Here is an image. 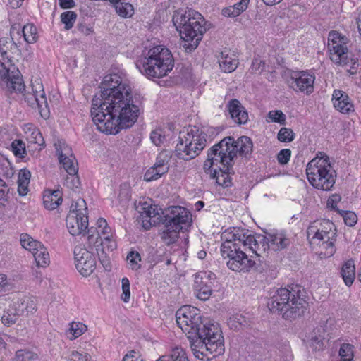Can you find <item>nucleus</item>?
<instances>
[{"instance_id": "4c0bfd02", "label": "nucleus", "mask_w": 361, "mask_h": 361, "mask_svg": "<svg viewBox=\"0 0 361 361\" xmlns=\"http://www.w3.org/2000/svg\"><path fill=\"white\" fill-rule=\"evenodd\" d=\"M20 241L23 247L31 252L32 254L34 251L40 248L42 245L41 242L34 240L27 233H22L20 235Z\"/></svg>"}, {"instance_id": "39448f33", "label": "nucleus", "mask_w": 361, "mask_h": 361, "mask_svg": "<svg viewBox=\"0 0 361 361\" xmlns=\"http://www.w3.org/2000/svg\"><path fill=\"white\" fill-rule=\"evenodd\" d=\"M160 222L163 225L160 233L161 240L170 245L177 241L180 231H188L191 226L192 214L183 207L171 206L163 211Z\"/></svg>"}, {"instance_id": "680f3d73", "label": "nucleus", "mask_w": 361, "mask_h": 361, "mask_svg": "<svg viewBox=\"0 0 361 361\" xmlns=\"http://www.w3.org/2000/svg\"><path fill=\"white\" fill-rule=\"evenodd\" d=\"M339 356L353 358V345L349 343H343L339 349Z\"/></svg>"}, {"instance_id": "c9c22d12", "label": "nucleus", "mask_w": 361, "mask_h": 361, "mask_svg": "<svg viewBox=\"0 0 361 361\" xmlns=\"http://www.w3.org/2000/svg\"><path fill=\"white\" fill-rule=\"evenodd\" d=\"M341 275L346 286H350L353 284L355 278V267L353 260H348L344 263Z\"/></svg>"}, {"instance_id": "bf43d9fd", "label": "nucleus", "mask_w": 361, "mask_h": 361, "mask_svg": "<svg viewBox=\"0 0 361 361\" xmlns=\"http://www.w3.org/2000/svg\"><path fill=\"white\" fill-rule=\"evenodd\" d=\"M269 118L276 123L284 124L286 121V115L280 110L271 111L269 112Z\"/></svg>"}, {"instance_id": "6e6552de", "label": "nucleus", "mask_w": 361, "mask_h": 361, "mask_svg": "<svg viewBox=\"0 0 361 361\" xmlns=\"http://www.w3.org/2000/svg\"><path fill=\"white\" fill-rule=\"evenodd\" d=\"M207 134L196 126L180 132L176 147V155L179 159L190 160L195 158L205 147Z\"/></svg>"}, {"instance_id": "09e8293b", "label": "nucleus", "mask_w": 361, "mask_h": 361, "mask_svg": "<svg viewBox=\"0 0 361 361\" xmlns=\"http://www.w3.org/2000/svg\"><path fill=\"white\" fill-rule=\"evenodd\" d=\"M11 149L14 155L20 158L26 154L25 143L21 140H15L11 143Z\"/></svg>"}, {"instance_id": "0eeeda50", "label": "nucleus", "mask_w": 361, "mask_h": 361, "mask_svg": "<svg viewBox=\"0 0 361 361\" xmlns=\"http://www.w3.org/2000/svg\"><path fill=\"white\" fill-rule=\"evenodd\" d=\"M306 175L309 183L314 188L322 190H331L336 177L329 157L324 152H318L316 157L308 162Z\"/></svg>"}, {"instance_id": "37998d69", "label": "nucleus", "mask_w": 361, "mask_h": 361, "mask_svg": "<svg viewBox=\"0 0 361 361\" xmlns=\"http://www.w3.org/2000/svg\"><path fill=\"white\" fill-rule=\"evenodd\" d=\"M69 212H74L79 216H87V207L85 201L82 198H78L73 202Z\"/></svg>"}, {"instance_id": "2eb2a0df", "label": "nucleus", "mask_w": 361, "mask_h": 361, "mask_svg": "<svg viewBox=\"0 0 361 361\" xmlns=\"http://www.w3.org/2000/svg\"><path fill=\"white\" fill-rule=\"evenodd\" d=\"M215 279L212 272L200 271L195 275L194 290L198 299L207 300L210 298Z\"/></svg>"}, {"instance_id": "a19ab883", "label": "nucleus", "mask_w": 361, "mask_h": 361, "mask_svg": "<svg viewBox=\"0 0 361 361\" xmlns=\"http://www.w3.org/2000/svg\"><path fill=\"white\" fill-rule=\"evenodd\" d=\"M17 310L19 311L21 315L25 314H29L33 313L35 310V305L32 300L29 298L23 299L20 302L15 303Z\"/></svg>"}, {"instance_id": "bb28decb", "label": "nucleus", "mask_w": 361, "mask_h": 361, "mask_svg": "<svg viewBox=\"0 0 361 361\" xmlns=\"http://www.w3.org/2000/svg\"><path fill=\"white\" fill-rule=\"evenodd\" d=\"M267 243L262 245L264 250L271 249L274 251H279L286 248L290 244V240L283 233H269L265 235Z\"/></svg>"}, {"instance_id": "20e7f679", "label": "nucleus", "mask_w": 361, "mask_h": 361, "mask_svg": "<svg viewBox=\"0 0 361 361\" xmlns=\"http://www.w3.org/2000/svg\"><path fill=\"white\" fill-rule=\"evenodd\" d=\"M190 347L194 355L207 360L222 355L225 351L224 339L218 324L204 325L203 331L188 335Z\"/></svg>"}, {"instance_id": "f257e3e1", "label": "nucleus", "mask_w": 361, "mask_h": 361, "mask_svg": "<svg viewBox=\"0 0 361 361\" xmlns=\"http://www.w3.org/2000/svg\"><path fill=\"white\" fill-rule=\"evenodd\" d=\"M101 91L92 99L91 116L97 129L116 135L132 127L140 113L142 97L133 94L130 87L117 74L106 75Z\"/></svg>"}, {"instance_id": "c85d7f7f", "label": "nucleus", "mask_w": 361, "mask_h": 361, "mask_svg": "<svg viewBox=\"0 0 361 361\" xmlns=\"http://www.w3.org/2000/svg\"><path fill=\"white\" fill-rule=\"evenodd\" d=\"M135 209L140 214L139 221H142V227L145 230H149L152 227L151 218L154 217L157 212L156 209L147 202H140L135 204Z\"/></svg>"}, {"instance_id": "1a4fd4ad", "label": "nucleus", "mask_w": 361, "mask_h": 361, "mask_svg": "<svg viewBox=\"0 0 361 361\" xmlns=\"http://www.w3.org/2000/svg\"><path fill=\"white\" fill-rule=\"evenodd\" d=\"M199 312L197 308L190 305L183 306L176 312L177 324L186 334L192 335L203 331L204 325L216 324L207 319L202 320Z\"/></svg>"}, {"instance_id": "4be33fe9", "label": "nucleus", "mask_w": 361, "mask_h": 361, "mask_svg": "<svg viewBox=\"0 0 361 361\" xmlns=\"http://www.w3.org/2000/svg\"><path fill=\"white\" fill-rule=\"evenodd\" d=\"M334 224L329 221H324V225L319 231V235L317 239L319 246L322 249L326 250L324 253L325 256H332L335 252L334 241V238L335 233L331 231Z\"/></svg>"}, {"instance_id": "864d4df0", "label": "nucleus", "mask_w": 361, "mask_h": 361, "mask_svg": "<svg viewBox=\"0 0 361 361\" xmlns=\"http://www.w3.org/2000/svg\"><path fill=\"white\" fill-rule=\"evenodd\" d=\"M343 218L344 222L349 226H354L357 220V215L350 211H338Z\"/></svg>"}, {"instance_id": "603ef678", "label": "nucleus", "mask_w": 361, "mask_h": 361, "mask_svg": "<svg viewBox=\"0 0 361 361\" xmlns=\"http://www.w3.org/2000/svg\"><path fill=\"white\" fill-rule=\"evenodd\" d=\"M345 66H350V68L348 69V72L350 75H355L361 71V62L359 56L357 58H349V62Z\"/></svg>"}, {"instance_id": "f704fd0d", "label": "nucleus", "mask_w": 361, "mask_h": 361, "mask_svg": "<svg viewBox=\"0 0 361 361\" xmlns=\"http://www.w3.org/2000/svg\"><path fill=\"white\" fill-rule=\"evenodd\" d=\"M86 234L88 247L90 249L95 247L98 250L99 247L103 244L104 235L102 236L100 231L94 227L89 228Z\"/></svg>"}, {"instance_id": "4468645a", "label": "nucleus", "mask_w": 361, "mask_h": 361, "mask_svg": "<svg viewBox=\"0 0 361 361\" xmlns=\"http://www.w3.org/2000/svg\"><path fill=\"white\" fill-rule=\"evenodd\" d=\"M0 80L11 91L23 92L25 90V86L20 73L13 65L6 67L5 62L0 61Z\"/></svg>"}, {"instance_id": "3c124183", "label": "nucleus", "mask_w": 361, "mask_h": 361, "mask_svg": "<svg viewBox=\"0 0 361 361\" xmlns=\"http://www.w3.org/2000/svg\"><path fill=\"white\" fill-rule=\"evenodd\" d=\"M87 329V326L81 322H72L70 328L74 338L81 336Z\"/></svg>"}, {"instance_id": "ea45409f", "label": "nucleus", "mask_w": 361, "mask_h": 361, "mask_svg": "<svg viewBox=\"0 0 361 361\" xmlns=\"http://www.w3.org/2000/svg\"><path fill=\"white\" fill-rule=\"evenodd\" d=\"M32 255L38 267H44L49 263V255L42 244L40 248L34 251Z\"/></svg>"}, {"instance_id": "13d9d810", "label": "nucleus", "mask_w": 361, "mask_h": 361, "mask_svg": "<svg viewBox=\"0 0 361 361\" xmlns=\"http://www.w3.org/2000/svg\"><path fill=\"white\" fill-rule=\"evenodd\" d=\"M35 356L36 355L33 353L25 350H19L16 353L17 361H30L33 360Z\"/></svg>"}, {"instance_id": "ddd939ff", "label": "nucleus", "mask_w": 361, "mask_h": 361, "mask_svg": "<svg viewBox=\"0 0 361 361\" xmlns=\"http://www.w3.org/2000/svg\"><path fill=\"white\" fill-rule=\"evenodd\" d=\"M32 92H26L23 94L25 101L32 108H37L42 117L46 118L49 116V111L48 104L41 82L35 80V84L32 83Z\"/></svg>"}, {"instance_id": "a18cd8bd", "label": "nucleus", "mask_w": 361, "mask_h": 361, "mask_svg": "<svg viewBox=\"0 0 361 361\" xmlns=\"http://www.w3.org/2000/svg\"><path fill=\"white\" fill-rule=\"evenodd\" d=\"M77 173H68L64 179L63 185L72 190L79 189L80 186V181Z\"/></svg>"}, {"instance_id": "052dcab7", "label": "nucleus", "mask_w": 361, "mask_h": 361, "mask_svg": "<svg viewBox=\"0 0 361 361\" xmlns=\"http://www.w3.org/2000/svg\"><path fill=\"white\" fill-rule=\"evenodd\" d=\"M91 356L87 353L73 351L68 361H90Z\"/></svg>"}, {"instance_id": "e2e57ef3", "label": "nucleus", "mask_w": 361, "mask_h": 361, "mask_svg": "<svg viewBox=\"0 0 361 361\" xmlns=\"http://www.w3.org/2000/svg\"><path fill=\"white\" fill-rule=\"evenodd\" d=\"M291 151L289 149H281L277 154V160L281 164H286L290 158Z\"/></svg>"}, {"instance_id": "aec40b11", "label": "nucleus", "mask_w": 361, "mask_h": 361, "mask_svg": "<svg viewBox=\"0 0 361 361\" xmlns=\"http://www.w3.org/2000/svg\"><path fill=\"white\" fill-rule=\"evenodd\" d=\"M290 78L291 80L290 87L294 90L306 91L307 94L313 92V85L315 80L314 74L304 71H293L291 73Z\"/></svg>"}, {"instance_id": "473e14b6", "label": "nucleus", "mask_w": 361, "mask_h": 361, "mask_svg": "<svg viewBox=\"0 0 361 361\" xmlns=\"http://www.w3.org/2000/svg\"><path fill=\"white\" fill-rule=\"evenodd\" d=\"M62 193L59 190L44 191L43 203L46 209H55L62 203Z\"/></svg>"}, {"instance_id": "a211bd4d", "label": "nucleus", "mask_w": 361, "mask_h": 361, "mask_svg": "<svg viewBox=\"0 0 361 361\" xmlns=\"http://www.w3.org/2000/svg\"><path fill=\"white\" fill-rule=\"evenodd\" d=\"M198 19H202V16L191 8L179 9L173 15V23L179 32H188V27L192 26Z\"/></svg>"}, {"instance_id": "5fc2aeb1", "label": "nucleus", "mask_w": 361, "mask_h": 361, "mask_svg": "<svg viewBox=\"0 0 361 361\" xmlns=\"http://www.w3.org/2000/svg\"><path fill=\"white\" fill-rule=\"evenodd\" d=\"M229 323L231 325H234L236 329H240L249 325L245 317L241 314H237L233 318H231Z\"/></svg>"}, {"instance_id": "72a5a7b5", "label": "nucleus", "mask_w": 361, "mask_h": 361, "mask_svg": "<svg viewBox=\"0 0 361 361\" xmlns=\"http://www.w3.org/2000/svg\"><path fill=\"white\" fill-rule=\"evenodd\" d=\"M17 28L20 29V35L18 36L20 38L22 35L23 37V40L28 44H33L37 42L38 39V33L37 30V27L33 24H27L20 29V26L19 25H15Z\"/></svg>"}, {"instance_id": "c03bdc74", "label": "nucleus", "mask_w": 361, "mask_h": 361, "mask_svg": "<svg viewBox=\"0 0 361 361\" xmlns=\"http://www.w3.org/2000/svg\"><path fill=\"white\" fill-rule=\"evenodd\" d=\"M167 356L171 361H189L185 350L179 346L173 348Z\"/></svg>"}, {"instance_id": "0e129e2a", "label": "nucleus", "mask_w": 361, "mask_h": 361, "mask_svg": "<svg viewBox=\"0 0 361 361\" xmlns=\"http://www.w3.org/2000/svg\"><path fill=\"white\" fill-rule=\"evenodd\" d=\"M248 3V1L245 0H240L239 2L232 6L234 12H235V16H238L242 12L247 9Z\"/></svg>"}, {"instance_id": "a878e982", "label": "nucleus", "mask_w": 361, "mask_h": 361, "mask_svg": "<svg viewBox=\"0 0 361 361\" xmlns=\"http://www.w3.org/2000/svg\"><path fill=\"white\" fill-rule=\"evenodd\" d=\"M66 227L72 235L82 234L88 228V217L79 216L74 212H68L66 216Z\"/></svg>"}, {"instance_id": "6e6d98bb", "label": "nucleus", "mask_w": 361, "mask_h": 361, "mask_svg": "<svg viewBox=\"0 0 361 361\" xmlns=\"http://www.w3.org/2000/svg\"><path fill=\"white\" fill-rule=\"evenodd\" d=\"M121 283L123 290L121 294V299L123 302H128L130 297V281L128 278L124 277L122 279Z\"/></svg>"}, {"instance_id": "dca6fc26", "label": "nucleus", "mask_w": 361, "mask_h": 361, "mask_svg": "<svg viewBox=\"0 0 361 361\" xmlns=\"http://www.w3.org/2000/svg\"><path fill=\"white\" fill-rule=\"evenodd\" d=\"M10 37H4L0 38V54L3 60L6 59L7 63H11V59L16 55H19L20 42L16 41V36L20 35V29L15 25H12L10 30Z\"/></svg>"}, {"instance_id": "7c9ffc66", "label": "nucleus", "mask_w": 361, "mask_h": 361, "mask_svg": "<svg viewBox=\"0 0 361 361\" xmlns=\"http://www.w3.org/2000/svg\"><path fill=\"white\" fill-rule=\"evenodd\" d=\"M332 100L334 107L341 113L345 114L353 111V105L345 92L335 90L332 95Z\"/></svg>"}, {"instance_id": "58836bf2", "label": "nucleus", "mask_w": 361, "mask_h": 361, "mask_svg": "<svg viewBox=\"0 0 361 361\" xmlns=\"http://www.w3.org/2000/svg\"><path fill=\"white\" fill-rule=\"evenodd\" d=\"M114 4L116 13L124 18L130 17L133 14V7L129 3L121 2V0H109Z\"/></svg>"}, {"instance_id": "9d476101", "label": "nucleus", "mask_w": 361, "mask_h": 361, "mask_svg": "<svg viewBox=\"0 0 361 361\" xmlns=\"http://www.w3.org/2000/svg\"><path fill=\"white\" fill-rule=\"evenodd\" d=\"M328 49L330 59L335 64L343 66L349 62L346 38L337 31H331L328 35Z\"/></svg>"}, {"instance_id": "de8ad7c7", "label": "nucleus", "mask_w": 361, "mask_h": 361, "mask_svg": "<svg viewBox=\"0 0 361 361\" xmlns=\"http://www.w3.org/2000/svg\"><path fill=\"white\" fill-rule=\"evenodd\" d=\"M295 134L290 128H281L278 133V140L282 142H290L295 138Z\"/></svg>"}, {"instance_id": "5701e85b", "label": "nucleus", "mask_w": 361, "mask_h": 361, "mask_svg": "<svg viewBox=\"0 0 361 361\" xmlns=\"http://www.w3.org/2000/svg\"><path fill=\"white\" fill-rule=\"evenodd\" d=\"M334 224L329 221H324V225L319 231V235L317 239L319 246L322 249L326 250L324 253L325 256H332L335 252L334 241V238L335 233L331 231Z\"/></svg>"}, {"instance_id": "4d7b16f0", "label": "nucleus", "mask_w": 361, "mask_h": 361, "mask_svg": "<svg viewBox=\"0 0 361 361\" xmlns=\"http://www.w3.org/2000/svg\"><path fill=\"white\" fill-rule=\"evenodd\" d=\"M150 139L156 146H159L164 142L166 137L162 130L157 129L151 133Z\"/></svg>"}, {"instance_id": "b1692460", "label": "nucleus", "mask_w": 361, "mask_h": 361, "mask_svg": "<svg viewBox=\"0 0 361 361\" xmlns=\"http://www.w3.org/2000/svg\"><path fill=\"white\" fill-rule=\"evenodd\" d=\"M59 161L67 173H78V168L75 166V158L71 148L63 142L55 144Z\"/></svg>"}, {"instance_id": "8fccbe9b", "label": "nucleus", "mask_w": 361, "mask_h": 361, "mask_svg": "<svg viewBox=\"0 0 361 361\" xmlns=\"http://www.w3.org/2000/svg\"><path fill=\"white\" fill-rule=\"evenodd\" d=\"M98 228L100 231V233L104 235V240L106 241L111 240V235H109V233L111 231L110 227L108 226L107 222L104 219L100 218L97 221Z\"/></svg>"}, {"instance_id": "338daca9", "label": "nucleus", "mask_w": 361, "mask_h": 361, "mask_svg": "<svg viewBox=\"0 0 361 361\" xmlns=\"http://www.w3.org/2000/svg\"><path fill=\"white\" fill-rule=\"evenodd\" d=\"M322 228H317V226L316 225H311L307 228V233L308 238L312 236V240H317L318 236L319 235V231H321Z\"/></svg>"}, {"instance_id": "cd10ccee", "label": "nucleus", "mask_w": 361, "mask_h": 361, "mask_svg": "<svg viewBox=\"0 0 361 361\" xmlns=\"http://www.w3.org/2000/svg\"><path fill=\"white\" fill-rule=\"evenodd\" d=\"M231 118L238 124H245L248 120V114L242 105L236 99H233L228 102L226 105Z\"/></svg>"}, {"instance_id": "6ab92c4d", "label": "nucleus", "mask_w": 361, "mask_h": 361, "mask_svg": "<svg viewBox=\"0 0 361 361\" xmlns=\"http://www.w3.org/2000/svg\"><path fill=\"white\" fill-rule=\"evenodd\" d=\"M171 155L168 151H162L157 156L156 161L144 175V180L147 182L157 180L168 173Z\"/></svg>"}, {"instance_id": "2f4dec72", "label": "nucleus", "mask_w": 361, "mask_h": 361, "mask_svg": "<svg viewBox=\"0 0 361 361\" xmlns=\"http://www.w3.org/2000/svg\"><path fill=\"white\" fill-rule=\"evenodd\" d=\"M218 63L220 68L225 73H231L234 71L238 64V59L233 54L224 50L220 53L218 56Z\"/></svg>"}, {"instance_id": "f03ea898", "label": "nucleus", "mask_w": 361, "mask_h": 361, "mask_svg": "<svg viewBox=\"0 0 361 361\" xmlns=\"http://www.w3.org/2000/svg\"><path fill=\"white\" fill-rule=\"evenodd\" d=\"M252 150L253 142L249 137L241 136L235 140L233 137L228 136L209 148L205 165L209 168L214 164L220 163L221 170L228 171L237 154L250 159Z\"/></svg>"}, {"instance_id": "7ed1b4c3", "label": "nucleus", "mask_w": 361, "mask_h": 361, "mask_svg": "<svg viewBox=\"0 0 361 361\" xmlns=\"http://www.w3.org/2000/svg\"><path fill=\"white\" fill-rule=\"evenodd\" d=\"M306 292L299 285L277 289L270 297L267 306L271 312L278 313L285 319L293 320L302 316L308 305Z\"/></svg>"}, {"instance_id": "774afa93", "label": "nucleus", "mask_w": 361, "mask_h": 361, "mask_svg": "<svg viewBox=\"0 0 361 361\" xmlns=\"http://www.w3.org/2000/svg\"><path fill=\"white\" fill-rule=\"evenodd\" d=\"M31 173L29 170L24 169L20 170L18 176V182L29 183Z\"/></svg>"}, {"instance_id": "69168bd1", "label": "nucleus", "mask_w": 361, "mask_h": 361, "mask_svg": "<svg viewBox=\"0 0 361 361\" xmlns=\"http://www.w3.org/2000/svg\"><path fill=\"white\" fill-rule=\"evenodd\" d=\"M98 255H99V259L100 263L102 264V265L103 266L104 269L108 271H111V264L110 258L104 254V252L103 250L102 252V254L99 255L98 253Z\"/></svg>"}, {"instance_id": "49530a36", "label": "nucleus", "mask_w": 361, "mask_h": 361, "mask_svg": "<svg viewBox=\"0 0 361 361\" xmlns=\"http://www.w3.org/2000/svg\"><path fill=\"white\" fill-rule=\"evenodd\" d=\"M76 18L77 14L74 11H68L61 14V20L64 24L66 30H70L73 27Z\"/></svg>"}, {"instance_id": "c756f323", "label": "nucleus", "mask_w": 361, "mask_h": 361, "mask_svg": "<svg viewBox=\"0 0 361 361\" xmlns=\"http://www.w3.org/2000/svg\"><path fill=\"white\" fill-rule=\"evenodd\" d=\"M267 240L264 235H259L255 236L250 233L248 234L246 242L243 245V249L250 251L257 257H260L262 252H266L267 250H264L262 245H266Z\"/></svg>"}, {"instance_id": "393cba45", "label": "nucleus", "mask_w": 361, "mask_h": 361, "mask_svg": "<svg viewBox=\"0 0 361 361\" xmlns=\"http://www.w3.org/2000/svg\"><path fill=\"white\" fill-rule=\"evenodd\" d=\"M221 164L216 163L211 165L209 168L208 166L204 163V170L207 174H209L211 178L216 179V183L224 188L231 185V180L229 174L233 172V166L229 169L228 171H224L221 170L220 165Z\"/></svg>"}, {"instance_id": "412c9836", "label": "nucleus", "mask_w": 361, "mask_h": 361, "mask_svg": "<svg viewBox=\"0 0 361 361\" xmlns=\"http://www.w3.org/2000/svg\"><path fill=\"white\" fill-rule=\"evenodd\" d=\"M249 231L244 232L243 230L240 228H233L231 231H225L223 233V238H225V241L221 246V251L231 252V249L237 248L240 247L243 248V245L246 242L248 236Z\"/></svg>"}, {"instance_id": "e433bc0d", "label": "nucleus", "mask_w": 361, "mask_h": 361, "mask_svg": "<svg viewBox=\"0 0 361 361\" xmlns=\"http://www.w3.org/2000/svg\"><path fill=\"white\" fill-rule=\"evenodd\" d=\"M21 315L17 307L14 304L13 307H10L6 311L4 312V314L1 317L2 323L7 326H10L15 324L18 317Z\"/></svg>"}, {"instance_id": "423d86ee", "label": "nucleus", "mask_w": 361, "mask_h": 361, "mask_svg": "<svg viewBox=\"0 0 361 361\" xmlns=\"http://www.w3.org/2000/svg\"><path fill=\"white\" fill-rule=\"evenodd\" d=\"M174 66L171 51L161 46L150 49L147 56L136 62V67L147 78L153 80L168 75Z\"/></svg>"}, {"instance_id": "f3484780", "label": "nucleus", "mask_w": 361, "mask_h": 361, "mask_svg": "<svg viewBox=\"0 0 361 361\" xmlns=\"http://www.w3.org/2000/svg\"><path fill=\"white\" fill-rule=\"evenodd\" d=\"M194 23L192 26L188 27V32H180L181 38L185 42L183 47L189 51H192L197 47L204 33L206 32L203 17L202 19H198Z\"/></svg>"}, {"instance_id": "79ce46f5", "label": "nucleus", "mask_w": 361, "mask_h": 361, "mask_svg": "<svg viewBox=\"0 0 361 361\" xmlns=\"http://www.w3.org/2000/svg\"><path fill=\"white\" fill-rule=\"evenodd\" d=\"M126 260L129 269L133 271H137L140 269L141 257L139 252L130 251L126 257Z\"/></svg>"}, {"instance_id": "9b49d317", "label": "nucleus", "mask_w": 361, "mask_h": 361, "mask_svg": "<svg viewBox=\"0 0 361 361\" xmlns=\"http://www.w3.org/2000/svg\"><path fill=\"white\" fill-rule=\"evenodd\" d=\"M224 258H228V267L234 271H248L255 265V262L248 258L246 250L243 247L231 249V252L221 251Z\"/></svg>"}, {"instance_id": "f8f14e48", "label": "nucleus", "mask_w": 361, "mask_h": 361, "mask_svg": "<svg viewBox=\"0 0 361 361\" xmlns=\"http://www.w3.org/2000/svg\"><path fill=\"white\" fill-rule=\"evenodd\" d=\"M74 259L75 267L82 276H90L96 269L97 260L94 253L81 245L75 247Z\"/></svg>"}]
</instances>
